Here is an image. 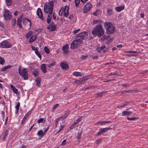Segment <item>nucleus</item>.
Returning a JSON list of instances; mask_svg holds the SVG:
<instances>
[{"instance_id": "1", "label": "nucleus", "mask_w": 148, "mask_h": 148, "mask_svg": "<svg viewBox=\"0 0 148 148\" xmlns=\"http://www.w3.org/2000/svg\"><path fill=\"white\" fill-rule=\"evenodd\" d=\"M93 35L95 36H98L99 37L103 35L104 33V30L100 25L95 26L92 31Z\"/></svg>"}, {"instance_id": "2", "label": "nucleus", "mask_w": 148, "mask_h": 148, "mask_svg": "<svg viewBox=\"0 0 148 148\" xmlns=\"http://www.w3.org/2000/svg\"><path fill=\"white\" fill-rule=\"evenodd\" d=\"M53 2L51 1L49 3H46L44 7V10L45 12L52 14L53 10Z\"/></svg>"}, {"instance_id": "3", "label": "nucleus", "mask_w": 148, "mask_h": 148, "mask_svg": "<svg viewBox=\"0 0 148 148\" xmlns=\"http://www.w3.org/2000/svg\"><path fill=\"white\" fill-rule=\"evenodd\" d=\"M104 26L107 27L106 33L108 34L113 33L115 31V27L110 22H106L104 23Z\"/></svg>"}, {"instance_id": "4", "label": "nucleus", "mask_w": 148, "mask_h": 148, "mask_svg": "<svg viewBox=\"0 0 148 148\" xmlns=\"http://www.w3.org/2000/svg\"><path fill=\"white\" fill-rule=\"evenodd\" d=\"M78 37H76L75 40L73 41L71 43V49H75V48L79 47L82 41L81 40L78 38Z\"/></svg>"}, {"instance_id": "5", "label": "nucleus", "mask_w": 148, "mask_h": 148, "mask_svg": "<svg viewBox=\"0 0 148 148\" xmlns=\"http://www.w3.org/2000/svg\"><path fill=\"white\" fill-rule=\"evenodd\" d=\"M69 8L67 6H65L64 8H61L59 12V15L62 16L63 13L64 16L66 17H67L69 14Z\"/></svg>"}, {"instance_id": "6", "label": "nucleus", "mask_w": 148, "mask_h": 148, "mask_svg": "<svg viewBox=\"0 0 148 148\" xmlns=\"http://www.w3.org/2000/svg\"><path fill=\"white\" fill-rule=\"evenodd\" d=\"M23 23L25 29L28 30L31 27V23L30 21L28 18H24L23 20Z\"/></svg>"}, {"instance_id": "7", "label": "nucleus", "mask_w": 148, "mask_h": 148, "mask_svg": "<svg viewBox=\"0 0 148 148\" xmlns=\"http://www.w3.org/2000/svg\"><path fill=\"white\" fill-rule=\"evenodd\" d=\"M3 16L5 20H9L12 17L11 14L9 10L5 9L4 10Z\"/></svg>"}, {"instance_id": "8", "label": "nucleus", "mask_w": 148, "mask_h": 148, "mask_svg": "<svg viewBox=\"0 0 148 148\" xmlns=\"http://www.w3.org/2000/svg\"><path fill=\"white\" fill-rule=\"evenodd\" d=\"M88 33L86 31H84L79 34L76 37L82 41L87 36Z\"/></svg>"}, {"instance_id": "9", "label": "nucleus", "mask_w": 148, "mask_h": 148, "mask_svg": "<svg viewBox=\"0 0 148 148\" xmlns=\"http://www.w3.org/2000/svg\"><path fill=\"white\" fill-rule=\"evenodd\" d=\"M19 75L22 76L25 80L27 79L28 78L27 70L26 68H23Z\"/></svg>"}, {"instance_id": "10", "label": "nucleus", "mask_w": 148, "mask_h": 148, "mask_svg": "<svg viewBox=\"0 0 148 148\" xmlns=\"http://www.w3.org/2000/svg\"><path fill=\"white\" fill-rule=\"evenodd\" d=\"M92 5H91L90 3L88 2L84 6V12L86 13L88 12L90 10Z\"/></svg>"}, {"instance_id": "11", "label": "nucleus", "mask_w": 148, "mask_h": 148, "mask_svg": "<svg viewBox=\"0 0 148 148\" xmlns=\"http://www.w3.org/2000/svg\"><path fill=\"white\" fill-rule=\"evenodd\" d=\"M0 46L2 48H9L12 46L7 41H4L1 43Z\"/></svg>"}, {"instance_id": "12", "label": "nucleus", "mask_w": 148, "mask_h": 148, "mask_svg": "<svg viewBox=\"0 0 148 148\" xmlns=\"http://www.w3.org/2000/svg\"><path fill=\"white\" fill-rule=\"evenodd\" d=\"M37 13L38 16L42 20L44 21V20L42 12L40 8H39L38 9Z\"/></svg>"}, {"instance_id": "13", "label": "nucleus", "mask_w": 148, "mask_h": 148, "mask_svg": "<svg viewBox=\"0 0 148 148\" xmlns=\"http://www.w3.org/2000/svg\"><path fill=\"white\" fill-rule=\"evenodd\" d=\"M68 48L69 47L68 44H66L65 46L63 47L62 49L65 53L67 54L68 53Z\"/></svg>"}, {"instance_id": "14", "label": "nucleus", "mask_w": 148, "mask_h": 148, "mask_svg": "<svg viewBox=\"0 0 148 148\" xmlns=\"http://www.w3.org/2000/svg\"><path fill=\"white\" fill-rule=\"evenodd\" d=\"M41 69L42 71L44 73H45L47 72L45 64H42L41 66Z\"/></svg>"}, {"instance_id": "15", "label": "nucleus", "mask_w": 148, "mask_h": 148, "mask_svg": "<svg viewBox=\"0 0 148 148\" xmlns=\"http://www.w3.org/2000/svg\"><path fill=\"white\" fill-rule=\"evenodd\" d=\"M132 112L130 111H124L122 112V116H129L131 114H132Z\"/></svg>"}, {"instance_id": "16", "label": "nucleus", "mask_w": 148, "mask_h": 148, "mask_svg": "<svg viewBox=\"0 0 148 148\" xmlns=\"http://www.w3.org/2000/svg\"><path fill=\"white\" fill-rule=\"evenodd\" d=\"M52 17V14L49 13L47 19V22L49 24L51 22Z\"/></svg>"}, {"instance_id": "17", "label": "nucleus", "mask_w": 148, "mask_h": 148, "mask_svg": "<svg viewBox=\"0 0 148 148\" xmlns=\"http://www.w3.org/2000/svg\"><path fill=\"white\" fill-rule=\"evenodd\" d=\"M60 67L63 69H65L66 68L68 67V65L64 62H61L60 64Z\"/></svg>"}, {"instance_id": "18", "label": "nucleus", "mask_w": 148, "mask_h": 148, "mask_svg": "<svg viewBox=\"0 0 148 148\" xmlns=\"http://www.w3.org/2000/svg\"><path fill=\"white\" fill-rule=\"evenodd\" d=\"M110 122H111L109 121H101L98 122L97 123H96V125H97L99 124H100L101 125H105L106 123H110Z\"/></svg>"}, {"instance_id": "19", "label": "nucleus", "mask_w": 148, "mask_h": 148, "mask_svg": "<svg viewBox=\"0 0 148 148\" xmlns=\"http://www.w3.org/2000/svg\"><path fill=\"white\" fill-rule=\"evenodd\" d=\"M124 5L121 6L116 7L115 8V9L116 11L118 12H120L123 10L124 9Z\"/></svg>"}, {"instance_id": "20", "label": "nucleus", "mask_w": 148, "mask_h": 148, "mask_svg": "<svg viewBox=\"0 0 148 148\" xmlns=\"http://www.w3.org/2000/svg\"><path fill=\"white\" fill-rule=\"evenodd\" d=\"M89 78L87 77H83L80 79L81 84H84L86 80H88Z\"/></svg>"}, {"instance_id": "21", "label": "nucleus", "mask_w": 148, "mask_h": 148, "mask_svg": "<svg viewBox=\"0 0 148 148\" xmlns=\"http://www.w3.org/2000/svg\"><path fill=\"white\" fill-rule=\"evenodd\" d=\"M10 87L14 92L16 94L18 93L17 89L13 85L11 84Z\"/></svg>"}, {"instance_id": "22", "label": "nucleus", "mask_w": 148, "mask_h": 148, "mask_svg": "<svg viewBox=\"0 0 148 148\" xmlns=\"http://www.w3.org/2000/svg\"><path fill=\"white\" fill-rule=\"evenodd\" d=\"M73 75L76 77L78 76H82V74L80 72L76 71L74 72L73 73Z\"/></svg>"}, {"instance_id": "23", "label": "nucleus", "mask_w": 148, "mask_h": 148, "mask_svg": "<svg viewBox=\"0 0 148 148\" xmlns=\"http://www.w3.org/2000/svg\"><path fill=\"white\" fill-rule=\"evenodd\" d=\"M9 131L8 130H6L5 132H4L2 134V136H3V140H4L6 138V136H7L8 134Z\"/></svg>"}, {"instance_id": "24", "label": "nucleus", "mask_w": 148, "mask_h": 148, "mask_svg": "<svg viewBox=\"0 0 148 148\" xmlns=\"http://www.w3.org/2000/svg\"><path fill=\"white\" fill-rule=\"evenodd\" d=\"M41 79L39 77H38L36 79V86H38V87H40V83Z\"/></svg>"}, {"instance_id": "25", "label": "nucleus", "mask_w": 148, "mask_h": 148, "mask_svg": "<svg viewBox=\"0 0 148 148\" xmlns=\"http://www.w3.org/2000/svg\"><path fill=\"white\" fill-rule=\"evenodd\" d=\"M21 22L22 20L21 19V18H18L17 20V24L20 28L22 27V26L21 24Z\"/></svg>"}, {"instance_id": "26", "label": "nucleus", "mask_w": 148, "mask_h": 148, "mask_svg": "<svg viewBox=\"0 0 148 148\" xmlns=\"http://www.w3.org/2000/svg\"><path fill=\"white\" fill-rule=\"evenodd\" d=\"M36 36H33L31 37L29 40V42L30 43L33 42L34 41L36 40Z\"/></svg>"}, {"instance_id": "27", "label": "nucleus", "mask_w": 148, "mask_h": 148, "mask_svg": "<svg viewBox=\"0 0 148 148\" xmlns=\"http://www.w3.org/2000/svg\"><path fill=\"white\" fill-rule=\"evenodd\" d=\"M111 128L110 127L103 128L101 129L100 130L101 131L102 134L107 132V130H110Z\"/></svg>"}, {"instance_id": "28", "label": "nucleus", "mask_w": 148, "mask_h": 148, "mask_svg": "<svg viewBox=\"0 0 148 148\" xmlns=\"http://www.w3.org/2000/svg\"><path fill=\"white\" fill-rule=\"evenodd\" d=\"M12 66L11 65H8L7 66L4 67L3 68H2L1 69V71H5L6 70L10 68Z\"/></svg>"}, {"instance_id": "29", "label": "nucleus", "mask_w": 148, "mask_h": 148, "mask_svg": "<svg viewBox=\"0 0 148 148\" xmlns=\"http://www.w3.org/2000/svg\"><path fill=\"white\" fill-rule=\"evenodd\" d=\"M100 11L99 10H97L95 12L93 13V15L95 16H97L100 13Z\"/></svg>"}, {"instance_id": "30", "label": "nucleus", "mask_w": 148, "mask_h": 148, "mask_svg": "<svg viewBox=\"0 0 148 148\" xmlns=\"http://www.w3.org/2000/svg\"><path fill=\"white\" fill-rule=\"evenodd\" d=\"M106 47V46L105 45H103V46H101V47L98 48L97 49V51L99 52H100L101 50H102L103 49Z\"/></svg>"}, {"instance_id": "31", "label": "nucleus", "mask_w": 148, "mask_h": 148, "mask_svg": "<svg viewBox=\"0 0 148 148\" xmlns=\"http://www.w3.org/2000/svg\"><path fill=\"white\" fill-rule=\"evenodd\" d=\"M5 2L8 6L10 5L12 2V0H5Z\"/></svg>"}, {"instance_id": "32", "label": "nucleus", "mask_w": 148, "mask_h": 148, "mask_svg": "<svg viewBox=\"0 0 148 148\" xmlns=\"http://www.w3.org/2000/svg\"><path fill=\"white\" fill-rule=\"evenodd\" d=\"M32 74L34 77L37 76L38 75V72L37 70H35Z\"/></svg>"}, {"instance_id": "33", "label": "nucleus", "mask_w": 148, "mask_h": 148, "mask_svg": "<svg viewBox=\"0 0 148 148\" xmlns=\"http://www.w3.org/2000/svg\"><path fill=\"white\" fill-rule=\"evenodd\" d=\"M5 62V60L4 58L0 57V64L3 65Z\"/></svg>"}, {"instance_id": "34", "label": "nucleus", "mask_w": 148, "mask_h": 148, "mask_svg": "<svg viewBox=\"0 0 148 148\" xmlns=\"http://www.w3.org/2000/svg\"><path fill=\"white\" fill-rule=\"evenodd\" d=\"M33 34V32L32 31H29L26 34V36L27 38H28Z\"/></svg>"}, {"instance_id": "35", "label": "nucleus", "mask_w": 148, "mask_h": 148, "mask_svg": "<svg viewBox=\"0 0 148 148\" xmlns=\"http://www.w3.org/2000/svg\"><path fill=\"white\" fill-rule=\"evenodd\" d=\"M35 53L36 54V55L38 56V57L40 58V59H41V55L40 54V53L38 51V50H36L35 51Z\"/></svg>"}, {"instance_id": "36", "label": "nucleus", "mask_w": 148, "mask_h": 148, "mask_svg": "<svg viewBox=\"0 0 148 148\" xmlns=\"http://www.w3.org/2000/svg\"><path fill=\"white\" fill-rule=\"evenodd\" d=\"M38 135L39 136H43L45 134L42 130L39 131L38 132Z\"/></svg>"}, {"instance_id": "37", "label": "nucleus", "mask_w": 148, "mask_h": 148, "mask_svg": "<svg viewBox=\"0 0 148 148\" xmlns=\"http://www.w3.org/2000/svg\"><path fill=\"white\" fill-rule=\"evenodd\" d=\"M44 50L46 52V53L47 54H48L49 53V49L47 47H44Z\"/></svg>"}, {"instance_id": "38", "label": "nucleus", "mask_w": 148, "mask_h": 148, "mask_svg": "<svg viewBox=\"0 0 148 148\" xmlns=\"http://www.w3.org/2000/svg\"><path fill=\"white\" fill-rule=\"evenodd\" d=\"M75 4L76 7H77L80 3L79 0H75Z\"/></svg>"}, {"instance_id": "39", "label": "nucleus", "mask_w": 148, "mask_h": 148, "mask_svg": "<svg viewBox=\"0 0 148 148\" xmlns=\"http://www.w3.org/2000/svg\"><path fill=\"white\" fill-rule=\"evenodd\" d=\"M56 64L55 62H53L49 64H48L47 66L48 67H50L51 66H54Z\"/></svg>"}, {"instance_id": "40", "label": "nucleus", "mask_w": 148, "mask_h": 148, "mask_svg": "<svg viewBox=\"0 0 148 148\" xmlns=\"http://www.w3.org/2000/svg\"><path fill=\"white\" fill-rule=\"evenodd\" d=\"M16 20L15 19H12V25L13 26H14L15 25V24H16Z\"/></svg>"}, {"instance_id": "41", "label": "nucleus", "mask_w": 148, "mask_h": 148, "mask_svg": "<svg viewBox=\"0 0 148 148\" xmlns=\"http://www.w3.org/2000/svg\"><path fill=\"white\" fill-rule=\"evenodd\" d=\"M82 133L81 132H79L77 135V138L78 139H80L81 138V135H82Z\"/></svg>"}, {"instance_id": "42", "label": "nucleus", "mask_w": 148, "mask_h": 148, "mask_svg": "<svg viewBox=\"0 0 148 148\" xmlns=\"http://www.w3.org/2000/svg\"><path fill=\"white\" fill-rule=\"evenodd\" d=\"M108 13L109 15H111L112 13V10L108 9Z\"/></svg>"}, {"instance_id": "43", "label": "nucleus", "mask_w": 148, "mask_h": 148, "mask_svg": "<svg viewBox=\"0 0 148 148\" xmlns=\"http://www.w3.org/2000/svg\"><path fill=\"white\" fill-rule=\"evenodd\" d=\"M105 92H100L99 93L97 94V96L98 97H101L104 94Z\"/></svg>"}, {"instance_id": "44", "label": "nucleus", "mask_w": 148, "mask_h": 148, "mask_svg": "<svg viewBox=\"0 0 148 148\" xmlns=\"http://www.w3.org/2000/svg\"><path fill=\"white\" fill-rule=\"evenodd\" d=\"M122 85L124 87L127 88V87H129L130 85L128 84H122Z\"/></svg>"}, {"instance_id": "45", "label": "nucleus", "mask_w": 148, "mask_h": 148, "mask_svg": "<svg viewBox=\"0 0 148 148\" xmlns=\"http://www.w3.org/2000/svg\"><path fill=\"white\" fill-rule=\"evenodd\" d=\"M127 119L129 121H133L135 120L136 119H138V118H129V117H127Z\"/></svg>"}, {"instance_id": "46", "label": "nucleus", "mask_w": 148, "mask_h": 148, "mask_svg": "<svg viewBox=\"0 0 148 148\" xmlns=\"http://www.w3.org/2000/svg\"><path fill=\"white\" fill-rule=\"evenodd\" d=\"M125 53H136V51H126L125 52Z\"/></svg>"}, {"instance_id": "47", "label": "nucleus", "mask_w": 148, "mask_h": 148, "mask_svg": "<svg viewBox=\"0 0 148 148\" xmlns=\"http://www.w3.org/2000/svg\"><path fill=\"white\" fill-rule=\"evenodd\" d=\"M56 29V26L55 25H53L51 27V31H53L55 30Z\"/></svg>"}, {"instance_id": "48", "label": "nucleus", "mask_w": 148, "mask_h": 148, "mask_svg": "<svg viewBox=\"0 0 148 148\" xmlns=\"http://www.w3.org/2000/svg\"><path fill=\"white\" fill-rule=\"evenodd\" d=\"M74 83H75L76 84H77V85H79V84H81L80 80H76L74 82Z\"/></svg>"}, {"instance_id": "49", "label": "nucleus", "mask_w": 148, "mask_h": 148, "mask_svg": "<svg viewBox=\"0 0 148 148\" xmlns=\"http://www.w3.org/2000/svg\"><path fill=\"white\" fill-rule=\"evenodd\" d=\"M59 106V104H57L54 105L53 106V108H52V110L53 111L55 108H57L58 106Z\"/></svg>"}, {"instance_id": "50", "label": "nucleus", "mask_w": 148, "mask_h": 148, "mask_svg": "<svg viewBox=\"0 0 148 148\" xmlns=\"http://www.w3.org/2000/svg\"><path fill=\"white\" fill-rule=\"evenodd\" d=\"M88 56V55H82L81 56V58L82 59H84L86 58Z\"/></svg>"}, {"instance_id": "51", "label": "nucleus", "mask_w": 148, "mask_h": 148, "mask_svg": "<svg viewBox=\"0 0 148 148\" xmlns=\"http://www.w3.org/2000/svg\"><path fill=\"white\" fill-rule=\"evenodd\" d=\"M20 106V103L18 102V103L16 105V109H19Z\"/></svg>"}, {"instance_id": "52", "label": "nucleus", "mask_w": 148, "mask_h": 148, "mask_svg": "<svg viewBox=\"0 0 148 148\" xmlns=\"http://www.w3.org/2000/svg\"><path fill=\"white\" fill-rule=\"evenodd\" d=\"M101 139H98L97 140L96 142V143L97 144H99L101 142Z\"/></svg>"}, {"instance_id": "53", "label": "nucleus", "mask_w": 148, "mask_h": 148, "mask_svg": "<svg viewBox=\"0 0 148 148\" xmlns=\"http://www.w3.org/2000/svg\"><path fill=\"white\" fill-rule=\"evenodd\" d=\"M118 75V74L116 73V72H114L113 73H110L109 75H108L111 76V75Z\"/></svg>"}, {"instance_id": "54", "label": "nucleus", "mask_w": 148, "mask_h": 148, "mask_svg": "<svg viewBox=\"0 0 148 148\" xmlns=\"http://www.w3.org/2000/svg\"><path fill=\"white\" fill-rule=\"evenodd\" d=\"M43 120V119L42 118H41L38 119L37 121L38 123H40L42 122Z\"/></svg>"}, {"instance_id": "55", "label": "nucleus", "mask_w": 148, "mask_h": 148, "mask_svg": "<svg viewBox=\"0 0 148 148\" xmlns=\"http://www.w3.org/2000/svg\"><path fill=\"white\" fill-rule=\"evenodd\" d=\"M32 50H35V51H36V50H38V48L37 47H35L34 46H32Z\"/></svg>"}, {"instance_id": "56", "label": "nucleus", "mask_w": 148, "mask_h": 148, "mask_svg": "<svg viewBox=\"0 0 148 148\" xmlns=\"http://www.w3.org/2000/svg\"><path fill=\"white\" fill-rule=\"evenodd\" d=\"M81 121V117L79 118L75 122L77 124L79 122H80Z\"/></svg>"}, {"instance_id": "57", "label": "nucleus", "mask_w": 148, "mask_h": 148, "mask_svg": "<svg viewBox=\"0 0 148 148\" xmlns=\"http://www.w3.org/2000/svg\"><path fill=\"white\" fill-rule=\"evenodd\" d=\"M140 106L143 108L142 110H144L145 108V105L144 104H140Z\"/></svg>"}, {"instance_id": "58", "label": "nucleus", "mask_w": 148, "mask_h": 148, "mask_svg": "<svg viewBox=\"0 0 148 148\" xmlns=\"http://www.w3.org/2000/svg\"><path fill=\"white\" fill-rule=\"evenodd\" d=\"M101 134H102V132H101V130L100 129L99 130V132L97 134H96V136H98L100 135H101Z\"/></svg>"}, {"instance_id": "59", "label": "nucleus", "mask_w": 148, "mask_h": 148, "mask_svg": "<svg viewBox=\"0 0 148 148\" xmlns=\"http://www.w3.org/2000/svg\"><path fill=\"white\" fill-rule=\"evenodd\" d=\"M67 116H66L65 117H64V116H62L60 117V118H58V119H60H60H61L62 120H64L66 118Z\"/></svg>"}, {"instance_id": "60", "label": "nucleus", "mask_w": 148, "mask_h": 148, "mask_svg": "<svg viewBox=\"0 0 148 148\" xmlns=\"http://www.w3.org/2000/svg\"><path fill=\"white\" fill-rule=\"evenodd\" d=\"M79 31H80L79 29H77L73 31V33L74 34H75L77 33Z\"/></svg>"}, {"instance_id": "61", "label": "nucleus", "mask_w": 148, "mask_h": 148, "mask_svg": "<svg viewBox=\"0 0 148 148\" xmlns=\"http://www.w3.org/2000/svg\"><path fill=\"white\" fill-rule=\"evenodd\" d=\"M60 120V119H56V123H55V126L56 127L57 125V124L58 123V122Z\"/></svg>"}, {"instance_id": "62", "label": "nucleus", "mask_w": 148, "mask_h": 148, "mask_svg": "<svg viewBox=\"0 0 148 148\" xmlns=\"http://www.w3.org/2000/svg\"><path fill=\"white\" fill-rule=\"evenodd\" d=\"M66 140H64L62 143V145H64L65 144V142H66Z\"/></svg>"}, {"instance_id": "63", "label": "nucleus", "mask_w": 148, "mask_h": 148, "mask_svg": "<svg viewBox=\"0 0 148 148\" xmlns=\"http://www.w3.org/2000/svg\"><path fill=\"white\" fill-rule=\"evenodd\" d=\"M52 16H53V19L54 20H55L56 18V16H55V13L54 12L53 13V14H52Z\"/></svg>"}, {"instance_id": "64", "label": "nucleus", "mask_w": 148, "mask_h": 148, "mask_svg": "<svg viewBox=\"0 0 148 148\" xmlns=\"http://www.w3.org/2000/svg\"><path fill=\"white\" fill-rule=\"evenodd\" d=\"M98 21L97 20H94L93 21V24H96L97 23Z\"/></svg>"}]
</instances>
